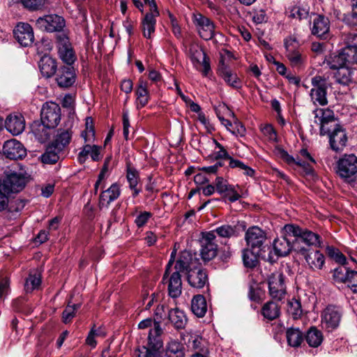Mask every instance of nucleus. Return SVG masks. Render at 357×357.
<instances>
[{
    "mask_svg": "<svg viewBox=\"0 0 357 357\" xmlns=\"http://www.w3.org/2000/svg\"><path fill=\"white\" fill-rule=\"evenodd\" d=\"M326 63L330 69L335 70L337 82L343 85L357 84V45H347L338 53L330 55Z\"/></svg>",
    "mask_w": 357,
    "mask_h": 357,
    "instance_id": "1",
    "label": "nucleus"
},
{
    "mask_svg": "<svg viewBox=\"0 0 357 357\" xmlns=\"http://www.w3.org/2000/svg\"><path fill=\"white\" fill-rule=\"evenodd\" d=\"M41 122L42 126H39L41 128L43 134L40 135V128L37 130H33L36 136L42 138H47L49 135L44 128H54L58 126L61 120V108L58 104L54 102H45L41 109Z\"/></svg>",
    "mask_w": 357,
    "mask_h": 357,
    "instance_id": "2",
    "label": "nucleus"
},
{
    "mask_svg": "<svg viewBox=\"0 0 357 357\" xmlns=\"http://www.w3.org/2000/svg\"><path fill=\"white\" fill-rule=\"evenodd\" d=\"M284 233L286 235L294 237L296 245L300 241H302L309 246H314L317 248L322 246L319 235L310 230H303L298 226L290 224L286 225L284 227Z\"/></svg>",
    "mask_w": 357,
    "mask_h": 357,
    "instance_id": "3",
    "label": "nucleus"
},
{
    "mask_svg": "<svg viewBox=\"0 0 357 357\" xmlns=\"http://www.w3.org/2000/svg\"><path fill=\"white\" fill-rule=\"evenodd\" d=\"M286 56L292 67L300 68L305 61L301 43L296 36H290L284 40Z\"/></svg>",
    "mask_w": 357,
    "mask_h": 357,
    "instance_id": "4",
    "label": "nucleus"
},
{
    "mask_svg": "<svg viewBox=\"0 0 357 357\" xmlns=\"http://www.w3.org/2000/svg\"><path fill=\"white\" fill-rule=\"evenodd\" d=\"M343 311L337 305H329L323 310L321 314V324L323 328L331 332L340 326Z\"/></svg>",
    "mask_w": 357,
    "mask_h": 357,
    "instance_id": "5",
    "label": "nucleus"
},
{
    "mask_svg": "<svg viewBox=\"0 0 357 357\" xmlns=\"http://www.w3.org/2000/svg\"><path fill=\"white\" fill-rule=\"evenodd\" d=\"M291 236H292L286 235L284 233L283 228L282 236L280 238L275 239L273 243L274 253L277 257L276 259L274 258L272 256L271 252H270L268 255V257L266 258V260L271 263H273L275 261L278 257L288 255L293 249L298 252V248L300 247L296 244L295 241L292 243L291 242L289 238Z\"/></svg>",
    "mask_w": 357,
    "mask_h": 357,
    "instance_id": "6",
    "label": "nucleus"
},
{
    "mask_svg": "<svg viewBox=\"0 0 357 357\" xmlns=\"http://www.w3.org/2000/svg\"><path fill=\"white\" fill-rule=\"evenodd\" d=\"M56 38L59 58L67 65L71 66L76 60V55L70 42L68 33L67 32L56 33Z\"/></svg>",
    "mask_w": 357,
    "mask_h": 357,
    "instance_id": "7",
    "label": "nucleus"
},
{
    "mask_svg": "<svg viewBox=\"0 0 357 357\" xmlns=\"http://www.w3.org/2000/svg\"><path fill=\"white\" fill-rule=\"evenodd\" d=\"M189 57L194 67L207 77L211 72L210 59L197 44H192L189 47Z\"/></svg>",
    "mask_w": 357,
    "mask_h": 357,
    "instance_id": "8",
    "label": "nucleus"
},
{
    "mask_svg": "<svg viewBox=\"0 0 357 357\" xmlns=\"http://www.w3.org/2000/svg\"><path fill=\"white\" fill-rule=\"evenodd\" d=\"M0 180L3 190L9 194L22 190L26 185L27 178L22 172H9L3 180Z\"/></svg>",
    "mask_w": 357,
    "mask_h": 357,
    "instance_id": "9",
    "label": "nucleus"
},
{
    "mask_svg": "<svg viewBox=\"0 0 357 357\" xmlns=\"http://www.w3.org/2000/svg\"><path fill=\"white\" fill-rule=\"evenodd\" d=\"M36 25L38 29L49 33L57 32L60 33L66 25L65 20L58 15H46L38 17L36 21Z\"/></svg>",
    "mask_w": 357,
    "mask_h": 357,
    "instance_id": "10",
    "label": "nucleus"
},
{
    "mask_svg": "<svg viewBox=\"0 0 357 357\" xmlns=\"http://www.w3.org/2000/svg\"><path fill=\"white\" fill-rule=\"evenodd\" d=\"M312 88L310 91V98L314 105L324 106L328 104L327 81L319 75L312 78Z\"/></svg>",
    "mask_w": 357,
    "mask_h": 357,
    "instance_id": "11",
    "label": "nucleus"
},
{
    "mask_svg": "<svg viewBox=\"0 0 357 357\" xmlns=\"http://www.w3.org/2000/svg\"><path fill=\"white\" fill-rule=\"evenodd\" d=\"M284 279L283 273L279 271L273 273L268 277V292L273 299L281 301L284 298L287 293Z\"/></svg>",
    "mask_w": 357,
    "mask_h": 357,
    "instance_id": "12",
    "label": "nucleus"
},
{
    "mask_svg": "<svg viewBox=\"0 0 357 357\" xmlns=\"http://www.w3.org/2000/svg\"><path fill=\"white\" fill-rule=\"evenodd\" d=\"M298 252L303 256L308 267L314 271L321 270L325 264V256L319 250L298 248Z\"/></svg>",
    "mask_w": 357,
    "mask_h": 357,
    "instance_id": "13",
    "label": "nucleus"
},
{
    "mask_svg": "<svg viewBox=\"0 0 357 357\" xmlns=\"http://www.w3.org/2000/svg\"><path fill=\"white\" fill-rule=\"evenodd\" d=\"M245 240L250 248L252 250L257 249V251H261L266 240V234L259 227H251L245 232Z\"/></svg>",
    "mask_w": 357,
    "mask_h": 357,
    "instance_id": "14",
    "label": "nucleus"
},
{
    "mask_svg": "<svg viewBox=\"0 0 357 357\" xmlns=\"http://www.w3.org/2000/svg\"><path fill=\"white\" fill-rule=\"evenodd\" d=\"M337 173L344 179L354 176L357 173V158L351 154L341 158L337 163Z\"/></svg>",
    "mask_w": 357,
    "mask_h": 357,
    "instance_id": "15",
    "label": "nucleus"
},
{
    "mask_svg": "<svg viewBox=\"0 0 357 357\" xmlns=\"http://www.w3.org/2000/svg\"><path fill=\"white\" fill-rule=\"evenodd\" d=\"M13 34L17 41L22 46L29 47L34 41L33 29L28 23H18L13 30Z\"/></svg>",
    "mask_w": 357,
    "mask_h": 357,
    "instance_id": "16",
    "label": "nucleus"
},
{
    "mask_svg": "<svg viewBox=\"0 0 357 357\" xmlns=\"http://www.w3.org/2000/svg\"><path fill=\"white\" fill-rule=\"evenodd\" d=\"M193 22L201 38L206 40L213 38L215 26L210 19L198 13L194 15Z\"/></svg>",
    "mask_w": 357,
    "mask_h": 357,
    "instance_id": "17",
    "label": "nucleus"
},
{
    "mask_svg": "<svg viewBox=\"0 0 357 357\" xmlns=\"http://www.w3.org/2000/svg\"><path fill=\"white\" fill-rule=\"evenodd\" d=\"M3 155L10 160L22 159L26 155L24 146L17 140L13 139L6 141L3 146Z\"/></svg>",
    "mask_w": 357,
    "mask_h": 357,
    "instance_id": "18",
    "label": "nucleus"
},
{
    "mask_svg": "<svg viewBox=\"0 0 357 357\" xmlns=\"http://www.w3.org/2000/svg\"><path fill=\"white\" fill-rule=\"evenodd\" d=\"M314 123L319 126L320 135H325L329 133V128L326 126L334 121V112L329 109H316L314 110Z\"/></svg>",
    "mask_w": 357,
    "mask_h": 357,
    "instance_id": "19",
    "label": "nucleus"
},
{
    "mask_svg": "<svg viewBox=\"0 0 357 357\" xmlns=\"http://www.w3.org/2000/svg\"><path fill=\"white\" fill-rule=\"evenodd\" d=\"M162 328L160 327L158 323L155 324V328H151L148 340L149 346L150 349H146V353L143 357H157L158 351L157 349L162 347L161 342L157 339L162 333Z\"/></svg>",
    "mask_w": 357,
    "mask_h": 357,
    "instance_id": "20",
    "label": "nucleus"
},
{
    "mask_svg": "<svg viewBox=\"0 0 357 357\" xmlns=\"http://www.w3.org/2000/svg\"><path fill=\"white\" fill-rule=\"evenodd\" d=\"M187 280L192 287L201 289L207 283L208 275L204 270L196 266L192 269H189Z\"/></svg>",
    "mask_w": 357,
    "mask_h": 357,
    "instance_id": "21",
    "label": "nucleus"
},
{
    "mask_svg": "<svg viewBox=\"0 0 357 357\" xmlns=\"http://www.w3.org/2000/svg\"><path fill=\"white\" fill-rule=\"evenodd\" d=\"M347 142L345 130L340 125H336L330 135V144L333 150L338 152L343 150Z\"/></svg>",
    "mask_w": 357,
    "mask_h": 357,
    "instance_id": "22",
    "label": "nucleus"
},
{
    "mask_svg": "<svg viewBox=\"0 0 357 357\" xmlns=\"http://www.w3.org/2000/svg\"><path fill=\"white\" fill-rule=\"evenodd\" d=\"M56 81L62 88L71 86L75 82V72L73 67L68 65L59 68Z\"/></svg>",
    "mask_w": 357,
    "mask_h": 357,
    "instance_id": "23",
    "label": "nucleus"
},
{
    "mask_svg": "<svg viewBox=\"0 0 357 357\" xmlns=\"http://www.w3.org/2000/svg\"><path fill=\"white\" fill-rule=\"evenodd\" d=\"M197 264V259L193 257L190 252L183 251L175 264V272L180 273V272L185 271L188 273L189 269H192Z\"/></svg>",
    "mask_w": 357,
    "mask_h": 357,
    "instance_id": "24",
    "label": "nucleus"
},
{
    "mask_svg": "<svg viewBox=\"0 0 357 357\" xmlns=\"http://www.w3.org/2000/svg\"><path fill=\"white\" fill-rule=\"evenodd\" d=\"M218 74L232 88L238 89L241 87V79L223 61L219 66Z\"/></svg>",
    "mask_w": 357,
    "mask_h": 357,
    "instance_id": "25",
    "label": "nucleus"
},
{
    "mask_svg": "<svg viewBox=\"0 0 357 357\" xmlns=\"http://www.w3.org/2000/svg\"><path fill=\"white\" fill-rule=\"evenodd\" d=\"M244 229V225H241L239 224L234 225L225 224L216 227L215 229V231L220 238H230L239 236Z\"/></svg>",
    "mask_w": 357,
    "mask_h": 357,
    "instance_id": "26",
    "label": "nucleus"
},
{
    "mask_svg": "<svg viewBox=\"0 0 357 357\" xmlns=\"http://www.w3.org/2000/svg\"><path fill=\"white\" fill-rule=\"evenodd\" d=\"M6 128L13 135L21 134L25 128L24 117L21 114H10L6 120Z\"/></svg>",
    "mask_w": 357,
    "mask_h": 357,
    "instance_id": "27",
    "label": "nucleus"
},
{
    "mask_svg": "<svg viewBox=\"0 0 357 357\" xmlns=\"http://www.w3.org/2000/svg\"><path fill=\"white\" fill-rule=\"evenodd\" d=\"M120 195V185L114 183L108 189L101 192L99 204L101 206H108L110 203L118 199Z\"/></svg>",
    "mask_w": 357,
    "mask_h": 357,
    "instance_id": "28",
    "label": "nucleus"
},
{
    "mask_svg": "<svg viewBox=\"0 0 357 357\" xmlns=\"http://www.w3.org/2000/svg\"><path fill=\"white\" fill-rule=\"evenodd\" d=\"M330 29V22L327 17L322 15L315 17L313 20L312 33L318 37L326 38Z\"/></svg>",
    "mask_w": 357,
    "mask_h": 357,
    "instance_id": "29",
    "label": "nucleus"
},
{
    "mask_svg": "<svg viewBox=\"0 0 357 357\" xmlns=\"http://www.w3.org/2000/svg\"><path fill=\"white\" fill-rule=\"evenodd\" d=\"M168 318L169 321L176 329L184 328L188 321L184 312L177 307L169 310Z\"/></svg>",
    "mask_w": 357,
    "mask_h": 357,
    "instance_id": "30",
    "label": "nucleus"
},
{
    "mask_svg": "<svg viewBox=\"0 0 357 357\" xmlns=\"http://www.w3.org/2000/svg\"><path fill=\"white\" fill-rule=\"evenodd\" d=\"M153 14H146L141 23V28L144 38L151 39L155 31L156 17Z\"/></svg>",
    "mask_w": 357,
    "mask_h": 357,
    "instance_id": "31",
    "label": "nucleus"
},
{
    "mask_svg": "<svg viewBox=\"0 0 357 357\" xmlns=\"http://www.w3.org/2000/svg\"><path fill=\"white\" fill-rule=\"evenodd\" d=\"M73 132L70 128H60L58 130L55 139L52 144L63 151L65 147L69 144Z\"/></svg>",
    "mask_w": 357,
    "mask_h": 357,
    "instance_id": "32",
    "label": "nucleus"
},
{
    "mask_svg": "<svg viewBox=\"0 0 357 357\" xmlns=\"http://www.w3.org/2000/svg\"><path fill=\"white\" fill-rule=\"evenodd\" d=\"M39 68L43 76L50 77L56 73V61L50 56H45L39 61Z\"/></svg>",
    "mask_w": 357,
    "mask_h": 357,
    "instance_id": "33",
    "label": "nucleus"
},
{
    "mask_svg": "<svg viewBox=\"0 0 357 357\" xmlns=\"http://www.w3.org/2000/svg\"><path fill=\"white\" fill-rule=\"evenodd\" d=\"M169 295L172 298L178 297L182 291V282L181 275L178 272H174L169 279Z\"/></svg>",
    "mask_w": 357,
    "mask_h": 357,
    "instance_id": "34",
    "label": "nucleus"
},
{
    "mask_svg": "<svg viewBox=\"0 0 357 357\" xmlns=\"http://www.w3.org/2000/svg\"><path fill=\"white\" fill-rule=\"evenodd\" d=\"M191 310L193 314L198 317H203L205 315L207 311V304L204 296L198 294L192 298Z\"/></svg>",
    "mask_w": 357,
    "mask_h": 357,
    "instance_id": "35",
    "label": "nucleus"
},
{
    "mask_svg": "<svg viewBox=\"0 0 357 357\" xmlns=\"http://www.w3.org/2000/svg\"><path fill=\"white\" fill-rule=\"evenodd\" d=\"M62 152V150L52 144L42 155L41 160L45 164H54L60 159Z\"/></svg>",
    "mask_w": 357,
    "mask_h": 357,
    "instance_id": "36",
    "label": "nucleus"
},
{
    "mask_svg": "<svg viewBox=\"0 0 357 357\" xmlns=\"http://www.w3.org/2000/svg\"><path fill=\"white\" fill-rule=\"evenodd\" d=\"M149 84L147 82L139 79L136 90L137 106L144 107L149 100V93L148 91Z\"/></svg>",
    "mask_w": 357,
    "mask_h": 357,
    "instance_id": "37",
    "label": "nucleus"
},
{
    "mask_svg": "<svg viewBox=\"0 0 357 357\" xmlns=\"http://www.w3.org/2000/svg\"><path fill=\"white\" fill-rule=\"evenodd\" d=\"M261 311L263 317L270 321L278 318L280 313L278 304L271 301L264 304Z\"/></svg>",
    "mask_w": 357,
    "mask_h": 357,
    "instance_id": "38",
    "label": "nucleus"
},
{
    "mask_svg": "<svg viewBox=\"0 0 357 357\" xmlns=\"http://www.w3.org/2000/svg\"><path fill=\"white\" fill-rule=\"evenodd\" d=\"M184 347L177 340L169 341L166 346L165 357H184Z\"/></svg>",
    "mask_w": 357,
    "mask_h": 357,
    "instance_id": "39",
    "label": "nucleus"
},
{
    "mask_svg": "<svg viewBox=\"0 0 357 357\" xmlns=\"http://www.w3.org/2000/svg\"><path fill=\"white\" fill-rule=\"evenodd\" d=\"M286 336L288 344L292 347H299L303 341V333L298 328H288Z\"/></svg>",
    "mask_w": 357,
    "mask_h": 357,
    "instance_id": "40",
    "label": "nucleus"
},
{
    "mask_svg": "<svg viewBox=\"0 0 357 357\" xmlns=\"http://www.w3.org/2000/svg\"><path fill=\"white\" fill-rule=\"evenodd\" d=\"M305 340L310 347H317L323 341L322 333L317 328L311 327L305 335Z\"/></svg>",
    "mask_w": 357,
    "mask_h": 357,
    "instance_id": "41",
    "label": "nucleus"
},
{
    "mask_svg": "<svg viewBox=\"0 0 357 357\" xmlns=\"http://www.w3.org/2000/svg\"><path fill=\"white\" fill-rule=\"evenodd\" d=\"M259 251L255 252V250L251 248H246L243 250V264L247 268H255L258 263V255Z\"/></svg>",
    "mask_w": 357,
    "mask_h": 357,
    "instance_id": "42",
    "label": "nucleus"
},
{
    "mask_svg": "<svg viewBox=\"0 0 357 357\" xmlns=\"http://www.w3.org/2000/svg\"><path fill=\"white\" fill-rule=\"evenodd\" d=\"M41 284L40 274L36 271L30 272L24 284V289L26 292H31L34 289H38Z\"/></svg>",
    "mask_w": 357,
    "mask_h": 357,
    "instance_id": "43",
    "label": "nucleus"
},
{
    "mask_svg": "<svg viewBox=\"0 0 357 357\" xmlns=\"http://www.w3.org/2000/svg\"><path fill=\"white\" fill-rule=\"evenodd\" d=\"M218 253V245L213 243H202L200 255L204 261H210L216 257Z\"/></svg>",
    "mask_w": 357,
    "mask_h": 357,
    "instance_id": "44",
    "label": "nucleus"
},
{
    "mask_svg": "<svg viewBox=\"0 0 357 357\" xmlns=\"http://www.w3.org/2000/svg\"><path fill=\"white\" fill-rule=\"evenodd\" d=\"M210 142L214 145V150L210 155L211 158L218 160L229 158L227 151L216 139H212Z\"/></svg>",
    "mask_w": 357,
    "mask_h": 357,
    "instance_id": "45",
    "label": "nucleus"
},
{
    "mask_svg": "<svg viewBox=\"0 0 357 357\" xmlns=\"http://www.w3.org/2000/svg\"><path fill=\"white\" fill-rule=\"evenodd\" d=\"M287 312L294 319L300 318L303 314L301 302L296 298L289 300L287 303Z\"/></svg>",
    "mask_w": 357,
    "mask_h": 357,
    "instance_id": "46",
    "label": "nucleus"
},
{
    "mask_svg": "<svg viewBox=\"0 0 357 357\" xmlns=\"http://www.w3.org/2000/svg\"><path fill=\"white\" fill-rule=\"evenodd\" d=\"M350 271V270L344 266H340L335 268L333 270V278L334 282L336 283L347 284Z\"/></svg>",
    "mask_w": 357,
    "mask_h": 357,
    "instance_id": "47",
    "label": "nucleus"
},
{
    "mask_svg": "<svg viewBox=\"0 0 357 357\" xmlns=\"http://www.w3.org/2000/svg\"><path fill=\"white\" fill-rule=\"evenodd\" d=\"M126 178L129 183V188L137 186L139 181V172L131 165L130 162L127 163Z\"/></svg>",
    "mask_w": 357,
    "mask_h": 357,
    "instance_id": "48",
    "label": "nucleus"
},
{
    "mask_svg": "<svg viewBox=\"0 0 357 357\" xmlns=\"http://www.w3.org/2000/svg\"><path fill=\"white\" fill-rule=\"evenodd\" d=\"M309 14L307 6H294L289 8V17L298 20L305 19Z\"/></svg>",
    "mask_w": 357,
    "mask_h": 357,
    "instance_id": "49",
    "label": "nucleus"
},
{
    "mask_svg": "<svg viewBox=\"0 0 357 357\" xmlns=\"http://www.w3.org/2000/svg\"><path fill=\"white\" fill-rule=\"evenodd\" d=\"M238 185H229L224 191L222 195L227 197L229 202H234L240 199L241 195L236 190Z\"/></svg>",
    "mask_w": 357,
    "mask_h": 357,
    "instance_id": "50",
    "label": "nucleus"
},
{
    "mask_svg": "<svg viewBox=\"0 0 357 357\" xmlns=\"http://www.w3.org/2000/svg\"><path fill=\"white\" fill-rule=\"evenodd\" d=\"M79 307V305H75V304H74L73 305H68L66 307L64 311L63 312V314H62L63 321L65 324L70 322L71 320L73 319V318L75 317V312Z\"/></svg>",
    "mask_w": 357,
    "mask_h": 357,
    "instance_id": "51",
    "label": "nucleus"
},
{
    "mask_svg": "<svg viewBox=\"0 0 357 357\" xmlns=\"http://www.w3.org/2000/svg\"><path fill=\"white\" fill-rule=\"evenodd\" d=\"M23 6L31 10L41 8L45 4V0H20Z\"/></svg>",
    "mask_w": 357,
    "mask_h": 357,
    "instance_id": "52",
    "label": "nucleus"
},
{
    "mask_svg": "<svg viewBox=\"0 0 357 357\" xmlns=\"http://www.w3.org/2000/svg\"><path fill=\"white\" fill-rule=\"evenodd\" d=\"M152 217V213L148 211L140 212L135 219V224L138 228L144 227Z\"/></svg>",
    "mask_w": 357,
    "mask_h": 357,
    "instance_id": "53",
    "label": "nucleus"
},
{
    "mask_svg": "<svg viewBox=\"0 0 357 357\" xmlns=\"http://www.w3.org/2000/svg\"><path fill=\"white\" fill-rule=\"evenodd\" d=\"M92 121V119L90 117L86 119V129L82 132V137L84 139L85 142L90 141V137H93L95 135Z\"/></svg>",
    "mask_w": 357,
    "mask_h": 357,
    "instance_id": "54",
    "label": "nucleus"
},
{
    "mask_svg": "<svg viewBox=\"0 0 357 357\" xmlns=\"http://www.w3.org/2000/svg\"><path fill=\"white\" fill-rule=\"evenodd\" d=\"M261 131L263 135L267 137L269 141L276 142L277 134L271 125L266 124L261 127Z\"/></svg>",
    "mask_w": 357,
    "mask_h": 357,
    "instance_id": "55",
    "label": "nucleus"
},
{
    "mask_svg": "<svg viewBox=\"0 0 357 357\" xmlns=\"http://www.w3.org/2000/svg\"><path fill=\"white\" fill-rule=\"evenodd\" d=\"M295 169L302 172L305 175H312L314 174L312 167L308 162L302 161L301 159L297 162Z\"/></svg>",
    "mask_w": 357,
    "mask_h": 357,
    "instance_id": "56",
    "label": "nucleus"
},
{
    "mask_svg": "<svg viewBox=\"0 0 357 357\" xmlns=\"http://www.w3.org/2000/svg\"><path fill=\"white\" fill-rule=\"evenodd\" d=\"M229 132L236 137H243L245 135L246 130L240 121H236L233 123V128H231Z\"/></svg>",
    "mask_w": 357,
    "mask_h": 357,
    "instance_id": "57",
    "label": "nucleus"
},
{
    "mask_svg": "<svg viewBox=\"0 0 357 357\" xmlns=\"http://www.w3.org/2000/svg\"><path fill=\"white\" fill-rule=\"evenodd\" d=\"M214 183L216 191L220 195L223 194L225 189H227V187L229 185L228 181L221 176H218L215 178Z\"/></svg>",
    "mask_w": 357,
    "mask_h": 357,
    "instance_id": "58",
    "label": "nucleus"
},
{
    "mask_svg": "<svg viewBox=\"0 0 357 357\" xmlns=\"http://www.w3.org/2000/svg\"><path fill=\"white\" fill-rule=\"evenodd\" d=\"M347 285L354 293H357V271H350Z\"/></svg>",
    "mask_w": 357,
    "mask_h": 357,
    "instance_id": "59",
    "label": "nucleus"
},
{
    "mask_svg": "<svg viewBox=\"0 0 357 357\" xmlns=\"http://www.w3.org/2000/svg\"><path fill=\"white\" fill-rule=\"evenodd\" d=\"M155 292L149 293L146 290H144L143 291V303H146L145 309L149 310L153 305V303L155 299Z\"/></svg>",
    "mask_w": 357,
    "mask_h": 357,
    "instance_id": "60",
    "label": "nucleus"
},
{
    "mask_svg": "<svg viewBox=\"0 0 357 357\" xmlns=\"http://www.w3.org/2000/svg\"><path fill=\"white\" fill-rule=\"evenodd\" d=\"M100 333L95 330L93 328L90 331L86 339V343L91 348H95L96 346V337L99 336Z\"/></svg>",
    "mask_w": 357,
    "mask_h": 357,
    "instance_id": "61",
    "label": "nucleus"
},
{
    "mask_svg": "<svg viewBox=\"0 0 357 357\" xmlns=\"http://www.w3.org/2000/svg\"><path fill=\"white\" fill-rule=\"evenodd\" d=\"M92 151V147L89 144H86L83 146L82 151L78 155V161L80 163H84L89 155H90V151Z\"/></svg>",
    "mask_w": 357,
    "mask_h": 357,
    "instance_id": "62",
    "label": "nucleus"
},
{
    "mask_svg": "<svg viewBox=\"0 0 357 357\" xmlns=\"http://www.w3.org/2000/svg\"><path fill=\"white\" fill-rule=\"evenodd\" d=\"M281 158L285 161L288 165L293 166L294 168L298 161L299 158H294L293 156L290 155L287 151L282 150L280 152Z\"/></svg>",
    "mask_w": 357,
    "mask_h": 357,
    "instance_id": "63",
    "label": "nucleus"
},
{
    "mask_svg": "<svg viewBox=\"0 0 357 357\" xmlns=\"http://www.w3.org/2000/svg\"><path fill=\"white\" fill-rule=\"evenodd\" d=\"M328 255L333 257L340 264H344L346 261L345 257L340 252L335 250L333 248H328Z\"/></svg>",
    "mask_w": 357,
    "mask_h": 357,
    "instance_id": "64",
    "label": "nucleus"
}]
</instances>
